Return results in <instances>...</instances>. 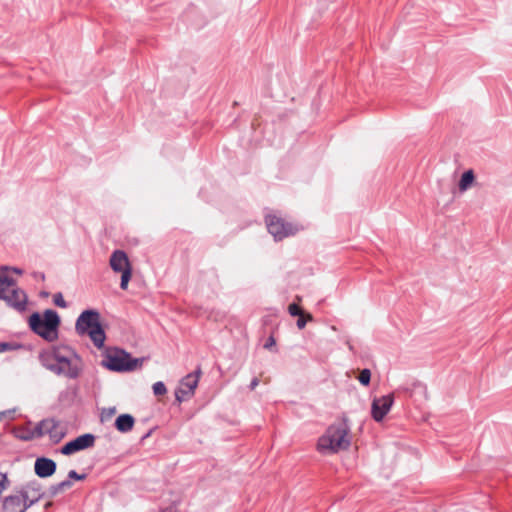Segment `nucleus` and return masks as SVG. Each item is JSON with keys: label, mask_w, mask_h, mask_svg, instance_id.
I'll list each match as a JSON object with an SVG mask.
<instances>
[{"label": "nucleus", "mask_w": 512, "mask_h": 512, "mask_svg": "<svg viewBox=\"0 0 512 512\" xmlns=\"http://www.w3.org/2000/svg\"><path fill=\"white\" fill-rule=\"evenodd\" d=\"M370 379H371V372L369 369H363L360 374H359V377H358V380L359 382L362 384V385H369L370 383Z\"/></svg>", "instance_id": "6ab92c4d"}, {"label": "nucleus", "mask_w": 512, "mask_h": 512, "mask_svg": "<svg viewBox=\"0 0 512 512\" xmlns=\"http://www.w3.org/2000/svg\"><path fill=\"white\" fill-rule=\"evenodd\" d=\"M135 420L130 414H121L116 418L115 427L119 432L127 433L133 429Z\"/></svg>", "instance_id": "dca6fc26"}, {"label": "nucleus", "mask_w": 512, "mask_h": 512, "mask_svg": "<svg viewBox=\"0 0 512 512\" xmlns=\"http://www.w3.org/2000/svg\"><path fill=\"white\" fill-rule=\"evenodd\" d=\"M21 348H22V345L18 344V343L0 342V353L6 352V351L19 350Z\"/></svg>", "instance_id": "a211bd4d"}, {"label": "nucleus", "mask_w": 512, "mask_h": 512, "mask_svg": "<svg viewBox=\"0 0 512 512\" xmlns=\"http://www.w3.org/2000/svg\"><path fill=\"white\" fill-rule=\"evenodd\" d=\"M313 317L309 313H303V316H299L297 320V327L303 329L308 321H312Z\"/></svg>", "instance_id": "412c9836"}, {"label": "nucleus", "mask_w": 512, "mask_h": 512, "mask_svg": "<svg viewBox=\"0 0 512 512\" xmlns=\"http://www.w3.org/2000/svg\"><path fill=\"white\" fill-rule=\"evenodd\" d=\"M34 470L40 478H47L55 473L56 463L52 459L40 457L35 461Z\"/></svg>", "instance_id": "2eb2a0df"}, {"label": "nucleus", "mask_w": 512, "mask_h": 512, "mask_svg": "<svg viewBox=\"0 0 512 512\" xmlns=\"http://www.w3.org/2000/svg\"><path fill=\"white\" fill-rule=\"evenodd\" d=\"M273 345H275V340L273 337H269L267 342L265 343L264 347L265 348H270L272 347Z\"/></svg>", "instance_id": "c85d7f7f"}, {"label": "nucleus", "mask_w": 512, "mask_h": 512, "mask_svg": "<svg viewBox=\"0 0 512 512\" xmlns=\"http://www.w3.org/2000/svg\"><path fill=\"white\" fill-rule=\"evenodd\" d=\"M351 444L350 427L345 419L330 425L317 443V450L324 454H334L347 450Z\"/></svg>", "instance_id": "f03ea898"}, {"label": "nucleus", "mask_w": 512, "mask_h": 512, "mask_svg": "<svg viewBox=\"0 0 512 512\" xmlns=\"http://www.w3.org/2000/svg\"><path fill=\"white\" fill-rule=\"evenodd\" d=\"M61 348L62 346H54L52 348L42 350L38 355L41 365L47 370L53 372L61 353Z\"/></svg>", "instance_id": "4468645a"}, {"label": "nucleus", "mask_w": 512, "mask_h": 512, "mask_svg": "<svg viewBox=\"0 0 512 512\" xmlns=\"http://www.w3.org/2000/svg\"><path fill=\"white\" fill-rule=\"evenodd\" d=\"M42 498L41 485L36 481L27 482L2 499L0 512H26Z\"/></svg>", "instance_id": "f257e3e1"}, {"label": "nucleus", "mask_w": 512, "mask_h": 512, "mask_svg": "<svg viewBox=\"0 0 512 512\" xmlns=\"http://www.w3.org/2000/svg\"><path fill=\"white\" fill-rule=\"evenodd\" d=\"M60 318L54 310L44 311L43 317L38 313H33L29 317V325L33 332L47 341H54L58 336V326Z\"/></svg>", "instance_id": "20e7f679"}, {"label": "nucleus", "mask_w": 512, "mask_h": 512, "mask_svg": "<svg viewBox=\"0 0 512 512\" xmlns=\"http://www.w3.org/2000/svg\"><path fill=\"white\" fill-rule=\"evenodd\" d=\"M288 312L291 316H303L304 313L296 303H292L288 306Z\"/></svg>", "instance_id": "5701e85b"}, {"label": "nucleus", "mask_w": 512, "mask_h": 512, "mask_svg": "<svg viewBox=\"0 0 512 512\" xmlns=\"http://www.w3.org/2000/svg\"><path fill=\"white\" fill-rule=\"evenodd\" d=\"M67 433L66 427L54 418H47L38 423L29 436H22L24 441L47 435L53 444H58Z\"/></svg>", "instance_id": "0eeeda50"}, {"label": "nucleus", "mask_w": 512, "mask_h": 512, "mask_svg": "<svg viewBox=\"0 0 512 512\" xmlns=\"http://www.w3.org/2000/svg\"><path fill=\"white\" fill-rule=\"evenodd\" d=\"M75 329L81 336L88 335L97 348H102L106 339L96 310H85L76 320Z\"/></svg>", "instance_id": "7ed1b4c3"}, {"label": "nucleus", "mask_w": 512, "mask_h": 512, "mask_svg": "<svg viewBox=\"0 0 512 512\" xmlns=\"http://www.w3.org/2000/svg\"><path fill=\"white\" fill-rule=\"evenodd\" d=\"M9 484L7 474L0 472V495L8 488Z\"/></svg>", "instance_id": "b1692460"}, {"label": "nucleus", "mask_w": 512, "mask_h": 512, "mask_svg": "<svg viewBox=\"0 0 512 512\" xmlns=\"http://www.w3.org/2000/svg\"><path fill=\"white\" fill-rule=\"evenodd\" d=\"M53 302L56 306L60 307V308H66L67 307V303L66 301L64 300V297L62 295V293H56L54 294L53 296Z\"/></svg>", "instance_id": "4be33fe9"}, {"label": "nucleus", "mask_w": 512, "mask_h": 512, "mask_svg": "<svg viewBox=\"0 0 512 512\" xmlns=\"http://www.w3.org/2000/svg\"><path fill=\"white\" fill-rule=\"evenodd\" d=\"M109 263L114 272L122 274L120 287L126 290L132 276V267L127 254L122 250H115L111 254Z\"/></svg>", "instance_id": "1a4fd4ad"}, {"label": "nucleus", "mask_w": 512, "mask_h": 512, "mask_svg": "<svg viewBox=\"0 0 512 512\" xmlns=\"http://www.w3.org/2000/svg\"><path fill=\"white\" fill-rule=\"evenodd\" d=\"M13 271H14L15 273H18V274H21V273H22V271H21L20 269H18V268H13Z\"/></svg>", "instance_id": "2f4dec72"}, {"label": "nucleus", "mask_w": 512, "mask_h": 512, "mask_svg": "<svg viewBox=\"0 0 512 512\" xmlns=\"http://www.w3.org/2000/svg\"><path fill=\"white\" fill-rule=\"evenodd\" d=\"M38 278H41L43 280L44 279V275L40 274V275H38Z\"/></svg>", "instance_id": "473e14b6"}, {"label": "nucleus", "mask_w": 512, "mask_h": 512, "mask_svg": "<svg viewBox=\"0 0 512 512\" xmlns=\"http://www.w3.org/2000/svg\"><path fill=\"white\" fill-rule=\"evenodd\" d=\"M38 278H41L43 280L44 279V275L40 274V275H38Z\"/></svg>", "instance_id": "72a5a7b5"}, {"label": "nucleus", "mask_w": 512, "mask_h": 512, "mask_svg": "<svg viewBox=\"0 0 512 512\" xmlns=\"http://www.w3.org/2000/svg\"><path fill=\"white\" fill-rule=\"evenodd\" d=\"M475 181L473 170L465 171L459 181L458 187L461 192L467 191Z\"/></svg>", "instance_id": "f3484780"}, {"label": "nucleus", "mask_w": 512, "mask_h": 512, "mask_svg": "<svg viewBox=\"0 0 512 512\" xmlns=\"http://www.w3.org/2000/svg\"><path fill=\"white\" fill-rule=\"evenodd\" d=\"M81 370L82 360L79 355L72 348L62 345L53 373L69 379H75L80 375Z\"/></svg>", "instance_id": "39448f33"}, {"label": "nucleus", "mask_w": 512, "mask_h": 512, "mask_svg": "<svg viewBox=\"0 0 512 512\" xmlns=\"http://www.w3.org/2000/svg\"><path fill=\"white\" fill-rule=\"evenodd\" d=\"M14 411L12 410H9V411H1L0 412V421H2L5 417H7L8 415H11Z\"/></svg>", "instance_id": "7c9ffc66"}, {"label": "nucleus", "mask_w": 512, "mask_h": 512, "mask_svg": "<svg viewBox=\"0 0 512 512\" xmlns=\"http://www.w3.org/2000/svg\"><path fill=\"white\" fill-rule=\"evenodd\" d=\"M95 444V436L90 433H86L78 436L74 440L66 443L61 448V453L63 455H71L76 452L88 449L93 447Z\"/></svg>", "instance_id": "f8f14e48"}, {"label": "nucleus", "mask_w": 512, "mask_h": 512, "mask_svg": "<svg viewBox=\"0 0 512 512\" xmlns=\"http://www.w3.org/2000/svg\"><path fill=\"white\" fill-rule=\"evenodd\" d=\"M68 477L70 479H74V480H83V479H85L86 475L85 474L80 475L75 470H71L68 473Z\"/></svg>", "instance_id": "393cba45"}, {"label": "nucleus", "mask_w": 512, "mask_h": 512, "mask_svg": "<svg viewBox=\"0 0 512 512\" xmlns=\"http://www.w3.org/2000/svg\"><path fill=\"white\" fill-rule=\"evenodd\" d=\"M31 432L32 431H27V432L16 431L15 435H16L17 438H19L21 440H24V438H22V436H29Z\"/></svg>", "instance_id": "bb28decb"}, {"label": "nucleus", "mask_w": 512, "mask_h": 512, "mask_svg": "<svg viewBox=\"0 0 512 512\" xmlns=\"http://www.w3.org/2000/svg\"><path fill=\"white\" fill-rule=\"evenodd\" d=\"M0 298L18 311H24L27 296L23 290L15 287V281L7 275H0Z\"/></svg>", "instance_id": "6e6552de"}, {"label": "nucleus", "mask_w": 512, "mask_h": 512, "mask_svg": "<svg viewBox=\"0 0 512 512\" xmlns=\"http://www.w3.org/2000/svg\"><path fill=\"white\" fill-rule=\"evenodd\" d=\"M140 359H133L129 353L119 348L108 349L105 353L102 364L112 371H133L140 366Z\"/></svg>", "instance_id": "423d86ee"}, {"label": "nucleus", "mask_w": 512, "mask_h": 512, "mask_svg": "<svg viewBox=\"0 0 512 512\" xmlns=\"http://www.w3.org/2000/svg\"><path fill=\"white\" fill-rule=\"evenodd\" d=\"M72 486V483L70 480H64L60 483H58V488H62L63 490L66 488H70Z\"/></svg>", "instance_id": "a878e982"}, {"label": "nucleus", "mask_w": 512, "mask_h": 512, "mask_svg": "<svg viewBox=\"0 0 512 512\" xmlns=\"http://www.w3.org/2000/svg\"><path fill=\"white\" fill-rule=\"evenodd\" d=\"M201 375L200 368L194 373L186 375L181 381L175 391V396L178 402H183L194 395V391L198 385L199 377Z\"/></svg>", "instance_id": "9b49d317"}, {"label": "nucleus", "mask_w": 512, "mask_h": 512, "mask_svg": "<svg viewBox=\"0 0 512 512\" xmlns=\"http://www.w3.org/2000/svg\"><path fill=\"white\" fill-rule=\"evenodd\" d=\"M63 491L62 488H58V484L54 485L51 487V495L54 496L56 495L57 493Z\"/></svg>", "instance_id": "cd10ccee"}, {"label": "nucleus", "mask_w": 512, "mask_h": 512, "mask_svg": "<svg viewBox=\"0 0 512 512\" xmlns=\"http://www.w3.org/2000/svg\"><path fill=\"white\" fill-rule=\"evenodd\" d=\"M152 388L156 396H162L167 392L165 384L161 381L154 383Z\"/></svg>", "instance_id": "aec40b11"}, {"label": "nucleus", "mask_w": 512, "mask_h": 512, "mask_svg": "<svg viewBox=\"0 0 512 512\" xmlns=\"http://www.w3.org/2000/svg\"><path fill=\"white\" fill-rule=\"evenodd\" d=\"M259 384V379L258 378H253L251 383H250V389L251 390H254Z\"/></svg>", "instance_id": "c756f323"}, {"label": "nucleus", "mask_w": 512, "mask_h": 512, "mask_svg": "<svg viewBox=\"0 0 512 512\" xmlns=\"http://www.w3.org/2000/svg\"><path fill=\"white\" fill-rule=\"evenodd\" d=\"M268 231L276 240H282L285 237L294 235L298 228L292 223L286 222L284 219L276 215H268L265 219Z\"/></svg>", "instance_id": "9d476101"}, {"label": "nucleus", "mask_w": 512, "mask_h": 512, "mask_svg": "<svg viewBox=\"0 0 512 512\" xmlns=\"http://www.w3.org/2000/svg\"><path fill=\"white\" fill-rule=\"evenodd\" d=\"M394 402L393 394L375 398L372 402L371 413L375 421L380 422L390 411Z\"/></svg>", "instance_id": "ddd939ff"}]
</instances>
